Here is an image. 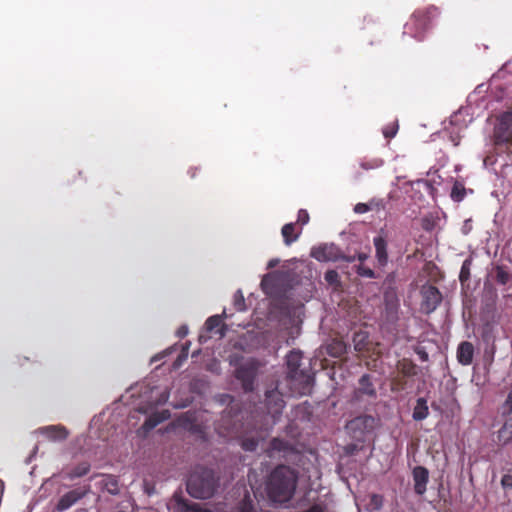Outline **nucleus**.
I'll use <instances>...</instances> for the list:
<instances>
[{"mask_svg": "<svg viewBox=\"0 0 512 512\" xmlns=\"http://www.w3.org/2000/svg\"><path fill=\"white\" fill-rule=\"evenodd\" d=\"M299 473L288 465H277L267 476L265 490L273 503L289 502L296 491Z\"/></svg>", "mask_w": 512, "mask_h": 512, "instance_id": "obj_1", "label": "nucleus"}, {"mask_svg": "<svg viewBox=\"0 0 512 512\" xmlns=\"http://www.w3.org/2000/svg\"><path fill=\"white\" fill-rule=\"evenodd\" d=\"M219 487V477L214 470L197 467L187 480V492L197 499L211 498Z\"/></svg>", "mask_w": 512, "mask_h": 512, "instance_id": "obj_2", "label": "nucleus"}, {"mask_svg": "<svg viewBox=\"0 0 512 512\" xmlns=\"http://www.w3.org/2000/svg\"><path fill=\"white\" fill-rule=\"evenodd\" d=\"M439 15V9L433 5L415 10L404 26V34L421 40L425 32L430 28L432 22L438 18Z\"/></svg>", "mask_w": 512, "mask_h": 512, "instance_id": "obj_3", "label": "nucleus"}, {"mask_svg": "<svg viewBox=\"0 0 512 512\" xmlns=\"http://www.w3.org/2000/svg\"><path fill=\"white\" fill-rule=\"evenodd\" d=\"M301 360L302 353L300 351L293 350L286 356V364L290 383L291 385L298 383L300 387L298 388L297 392L301 395H304L310 392L313 383V377L308 371L300 368Z\"/></svg>", "mask_w": 512, "mask_h": 512, "instance_id": "obj_4", "label": "nucleus"}, {"mask_svg": "<svg viewBox=\"0 0 512 512\" xmlns=\"http://www.w3.org/2000/svg\"><path fill=\"white\" fill-rule=\"evenodd\" d=\"M375 426V418L370 415H361L353 418L346 424L348 434L356 441H363L366 433L371 432Z\"/></svg>", "mask_w": 512, "mask_h": 512, "instance_id": "obj_5", "label": "nucleus"}, {"mask_svg": "<svg viewBox=\"0 0 512 512\" xmlns=\"http://www.w3.org/2000/svg\"><path fill=\"white\" fill-rule=\"evenodd\" d=\"M493 138L495 145L512 142V112H504L494 127Z\"/></svg>", "mask_w": 512, "mask_h": 512, "instance_id": "obj_6", "label": "nucleus"}, {"mask_svg": "<svg viewBox=\"0 0 512 512\" xmlns=\"http://www.w3.org/2000/svg\"><path fill=\"white\" fill-rule=\"evenodd\" d=\"M421 311L427 315L434 312L442 302V294L434 285H423L420 290Z\"/></svg>", "mask_w": 512, "mask_h": 512, "instance_id": "obj_7", "label": "nucleus"}, {"mask_svg": "<svg viewBox=\"0 0 512 512\" xmlns=\"http://www.w3.org/2000/svg\"><path fill=\"white\" fill-rule=\"evenodd\" d=\"M265 406L267 412L273 418V423H276L285 407V401L282 393L277 388L268 390L265 393Z\"/></svg>", "mask_w": 512, "mask_h": 512, "instance_id": "obj_8", "label": "nucleus"}, {"mask_svg": "<svg viewBox=\"0 0 512 512\" xmlns=\"http://www.w3.org/2000/svg\"><path fill=\"white\" fill-rule=\"evenodd\" d=\"M310 255L320 262H336L343 258L341 249L335 244H323L313 247Z\"/></svg>", "mask_w": 512, "mask_h": 512, "instance_id": "obj_9", "label": "nucleus"}, {"mask_svg": "<svg viewBox=\"0 0 512 512\" xmlns=\"http://www.w3.org/2000/svg\"><path fill=\"white\" fill-rule=\"evenodd\" d=\"M375 258L379 267H386L389 261L387 234L383 229L374 237Z\"/></svg>", "mask_w": 512, "mask_h": 512, "instance_id": "obj_10", "label": "nucleus"}, {"mask_svg": "<svg viewBox=\"0 0 512 512\" xmlns=\"http://www.w3.org/2000/svg\"><path fill=\"white\" fill-rule=\"evenodd\" d=\"M89 491V487L87 488H77L73 489L67 493H65L63 496L60 497L58 500L55 511L56 512H64L67 509H69L71 506H73L75 503H77L79 500H81L83 497L86 496V494Z\"/></svg>", "mask_w": 512, "mask_h": 512, "instance_id": "obj_11", "label": "nucleus"}, {"mask_svg": "<svg viewBox=\"0 0 512 512\" xmlns=\"http://www.w3.org/2000/svg\"><path fill=\"white\" fill-rule=\"evenodd\" d=\"M412 477L414 482V492L422 496L427 491V484L429 482V471L424 466H415L412 470Z\"/></svg>", "mask_w": 512, "mask_h": 512, "instance_id": "obj_12", "label": "nucleus"}, {"mask_svg": "<svg viewBox=\"0 0 512 512\" xmlns=\"http://www.w3.org/2000/svg\"><path fill=\"white\" fill-rule=\"evenodd\" d=\"M236 378L241 381L244 391L251 392L254 389L256 370L252 366H241L236 370Z\"/></svg>", "mask_w": 512, "mask_h": 512, "instance_id": "obj_13", "label": "nucleus"}, {"mask_svg": "<svg viewBox=\"0 0 512 512\" xmlns=\"http://www.w3.org/2000/svg\"><path fill=\"white\" fill-rule=\"evenodd\" d=\"M474 357V346L471 342L463 341L457 348V360L460 364L468 366Z\"/></svg>", "mask_w": 512, "mask_h": 512, "instance_id": "obj_14", "label": "nucleus"}, {"mask_svg": "<svg viewBox=\"0 0 512 512\" xmlns=\"http://www.w3.org/2000/svg\"><path fill=\"white\" fill-rule=\"evenodd\" d=\"M355 394L356 396L376 397V389L369 374H364L360 377Z\"/></svg>", "mask_w": 512, "mask_h": 512, "instance_id": "obj_15", "label": "nucleus"}, {"mask_svg": "<svg viewBox=\"0 0 512 512\" xmlns=\"http://www.w3.org/2000/svg\"><path fill=\"white\" fill-rule=\"evenodd\" d=\"M41 433L53 441L65 440L68 436L67 429L60 425H50L43 427L41 429Z\"/></svg>", "mask_w": 512, "mask_h": 512, "instance_id": "obj_16", "label": "nucleus"}, {"mask_svg": "<svg viewBox=\"0 0 512 512\" xmlns=\"http://www.w3.org/2000/svg\"><path fill=\"white\" fill-rule=\"evenodd\" d=\"M301 233V228L296 231V223H287L281 229L284 243L287 246H290L293 242L297 241Z\"/></svg>", "mask_w": 512, "mask_h": 512, "instance_id": "obj_17", "label": "nucleus"}, {"mask_svg": "<svg viewBox=\"0 0 512 512\" xmlns=\"http://www.w3.org/2000/svg\"><path fill=\"white\" fill-rule=\"evenodd\" d=\"M205 329L210 333L219 334L220 337L225 335L224 324L219 315L209 317L205 322Z\"/></svg>", "mask_w": 512, "mask_h": 512, "instance_id": "obj_18", "label": "nucleus"}, {"mask_svg": "<svg viewBox=\"0 0 512 512\" xmlns=\"http://www.w3.org/2000/svg\"><path fill=\"white\" fill-rule=\"evenodd\" d=\"M397 369L404 377H413L417 374V365L408 358L399 360Z\"/></svg>", "mask_w": 512, "mask_h": 512, "instance_id": "obj_19", "label": "nucleus"}, {"mask_svg": "<svg viewBox=\"0 0 512 512\" xmlns=\"http://www.w3.org/2000/svg\"><path fill=\"white\" fill-rule=\"evenodd\" d=\"M429 415V408L425 398H418L413 409L412 417L415 421H422Z\"/></svg>", "mask_w": 512, "mask_h": 512, "instance_id": "obj_20", "label": "nucleus"}, {"mask_svg": "<svg viewBox=\"0 0 512 512\" xmlns=\"http://www.w3.org/2000/svg\"><path fill=\"white\" fill-rule=\"evenodd\" d=\"M497 440L502 445L512 441V417L507 419L503 426L498 430Z\"/></svg>", "mask_w": 512, "mask_h": 512, "instance_id": "obj_21", "label": "nucleus"}, {"mask_svg": "<svg viewBox=\"0 0 512 512\" xmlns=\"http://www.w3.org/2000/svg\"><path fill=\"white\" fill-rule=\"evenodd\" d=\"M175 512H209L203 509L199 504L189 503L186 500L178 499L175 503Z\"/></svg>", "mask_w": 512, "mask_h": 512, "instance_id": "obj_22", "label": "nucleus"}, {"mask_svg": "<svg viewBox=\"0 0 512 512\" xmlns=\"http://www.w3.org/2000/svg\"><path fill=\"white\" fill-rule=\"evenodd\" d=\"M311 415V405L308 402L297 405L293 410L294 418L301 421H309Z\"/></svg>", "mask_w": 512, "mask_h": 512, "instance_id": "obj_23", "label": "nucleus"}, {"mask_svg": "<svg viewBox=\"0 0 512 512\" xmlns=\"http://www.w3.org/2000/svg\"><path fill=\"white\" fill-rule=\"evenodd\" d=\"M354 349L357 352H364L368 349V334L366 332H355L353 335Z\"/></svg>", "mask_w": 512, "mask_h": 512, "instance_id": "obj_24", "label": "nucleus"}, {"mask_svg": "<svg viewBox=\"0 0 512 512\" xmlns=\"http://www.w3.org/2000/svg\"><path fill=\"white\" fill-rule=\"evenodd\" d=\"M90 471V464L87 462H83L75 466L69 473L68 477L70 479H75L79 477H83Z\"/></svg>", "mask_w": 512, "mask_h": 512, "instance_id": "obj_25", "label": "nucleus"}, {"mask_svg": "<svg viewBox=\"0 0 512 512\" xmlns=\"http://www.w3.org/2000/svg\"><path fill=\"white\" fill-rule=\"evenodd\" d=\"M328 352L334 357H340L346 353V345L342 340H335L329 345Z\"/></svg>", "mask_w": 512, "mask_h": 512, "instance_id": "obj_26", "label": "nucleus"}, {"mask_svg": "<svg viewBox=\"0 0 512 512\" xmlns=\"http://www.w3.org/2000/svg\"><path fill=\"white\" fill-rule=\"evenodd\" d=\"M466 195V189L464 185L458 181H456L451 190V198L455 202H461Z\"/></svg>", "mask_w": 512, "mask_h": 512, "instance_id": "obj_27", "label": "nucleus"}, {"mask_svg": "<svg viewBox=\"0 0 512 512\" xmlns=\"http://www.w3.org/2000/svg\"><path fill=\"white\" fill-rule=\"evenodd\" d=\"M512 278V275L503 266L495 268V280L498 284L506 285Z\"/></svg>", "mask_w": 512, "mask_h": 512, "instance_id": "obj_28", "label": "nucleus"}, {"mask_svg": "<svg viewBox=\"0 0 512 512\" xmlns=\"http://www.w3.org/2000/svg\"><path fill=\"white\" fill-rule=\"evenodd\" d=\"M163 422V418L157 414V412L151 414L143 423V428L146 431L152 430L155 428L158 424Z\"/></svg>", "mask_w": 512, "mask_h": 512, "instance_id": "obj_29", "label": "nucleus"}, {"mask_svg": "<svg viewBox=\"0 0 512 512\" xmlns=\"http://www.w3.org/2000/svg\"><path fill=\"white\" fill-rule=\"evenodd\" d=\"M270 449L277 452H285L289 449L290 445L287 441L279 438H273L270 441Z\"/></svg>", "mask_w": 512, "mask_h": 512, "instance_id": "obj_30", "label": "nucleus"}, {"mask_svg": "<svg viewBox=\"0 0 512 512\" xmlns=\"http://www.w3.org/2000/svg\"><path fill=\"white\" fill-rule=\"evenodd\" d=\"M398 129H399L398 121L395 120V121L387 124L383 128L382 132H383L384 137L389 140L396 136Z\"/></svg>", "mask_w": 512, "mask_h": 512, "instance_id": "obj_31", "label": "nucleus"}, {"mask_svg": "<svg viewBox=\"0 0 512 512\" xmlns=\"http://www.w3.org/2000/svg\"><path fill=\"white\" fill-rule=\"evenodd\" d=\"M470 267H471V260L466 259L461 266V270H460V274H459V280L462 284H464L465 282H467L470 279Z\"/></svg>", "mask_w": 512, "mask_h": 512, "instance_id": "obj_32", "label": "nucleus"}, {"mask_svg": "<svg viewBox=\"0 0 512 512\" xmlns=\"http://www.w3.org/2000/svg\"><path fill=\"white\" fill-rule=\"evenodd\" d=\"M234 512H254L252 500L248 496L244 497Z\"/></svg>", "mask_w": 512, "mask_h": 512, "instance_id": "obj_33", "label": "nucleus"}, {"mask_svg": "<svg viewBox=\"0 0 512 512\" xmlns=\"http://www.w3.org/2000/svg\"><path fill=\"white\" fill-rule=\"evenodd\" d=\"M324 278L326 282L330 285H339L340 277L336 270H328L326 271Z\"/></svg>", "mask_w": 512, "mask_h": 512, "instance_id": "obj_34", "label": "nucleus"}, {"mask_svg": "<svg viewBox=\"0 0 512 512\" xmlns=\"http://www.w3.org/2000/svg\"><path fill=\"white\" fill-rule=\"evenodd\" d=\"M241 446L245 451H250V452L255 451L258 447V440L253 437L245 438V439H243Z\"/></svg>", "mask_w": 512, "mask_h": 512, "instance_id": "obj_35", "label": "nucleus"}, {"mask_svg": "<svg viewBox=\"0 0 512 512\" xmlns=\"http://www.w3.org/2000/svg\"><path fill=\"white\" fill-rule=\"evenodd\" d=\"M357 274L359 276L365 277V278H370V279L376 278L375 272L371 268L364 266L362 264H359L357 266Z\"/></svg>", "mask_w": 512, "mask_h": 512, "instance_id": "obj_36", "label": "nucleus"}, {"mask_svg": "<svg viewBox=\"0 0 512 512\" xmlns=\"http://www.w3.org/2000/svg\"><path fill=\"white\" fill-rule=\"evenodd\" d=\"M383 165V160L381 159H373V160H370V161H362L360 163V166L365 169V170H370V169H376V168H379Z\"/></svg>", "mask_w": 512, "mask_h": 512, "instance_id": "obj_37", "label": "nucleus"}, {"mask_svg": "<svg viewBox=\"0 0 512 512\" xmlns=\"http://www.w3.org/2000/svg\"><path fill=\"white\" fill-rule=\"evenodd\" d=\"M512 413V390L508 393L505 402L502 405V415L507 416Z\"/></svg>", "mask_w": 512, "mask_h": 512, "instance_id": "obj_38", "label": "nucleus"}, {"mask_svg": "<svg viewBox=\"0 0 512 512\" xmlns=\"http://www.w3.org/2000/svg\"><path fill=\"white\" fill-rule=\"evenodd\" d=\"M309 220H310V216H309V213L307 212V210L300 209L298 211L296 224H300L301 226H304L309 222Z\"/></svg>", "mask_w": 512, "mask_h": 512, "instance_id": "obj_39", "label": "nucleus"}, {"mask_svg": "<svg viewBox=\"0 0 512 512\" xmlns=\"http://www.w3.org/2000/svg\"><path fill=\"white\" fill-rule=\"evenodd\" d=\"M235 307L238 311L245 309V300L241 291H237L235 294Z\"/></svg>", "mask_w": 512, "mask_h": 512, "instance_id": "obj_40", "label": "nucleus"}, {"mask_svg": "<svg viewBox=\"0 0 512 512\" xmlns=\"http://www.w3.org/2000/svg\"><path fill=\"white\" fill-rule=\"evenodd\" d=\"M274 278H275V275L273 273L266 274L263 277V279L261 281V286L265 292H267V289L271 286Z\"/></svg>", "mask_w": 512, "mask_h": 512, "instance_id": "obj_41", "label": "nucleus"}, {"mask_svg": "<svg viewBox=\"0 0 512 512\" xmlns=\"http://www.w3.org/2000/svg\"><path fill=\"white\" fill-rule=\"evenodd\" d=\"M370 210H372V207L370 204H367V203H358L354 207V211L358 214H363Z\"/></svg>", "mask_w": 512, "mask_h": 512, "instance_id": "obj_42", "label": "nucleus"}, {"mask_svg": "<svg viewBox=\"0 0 512 512\" xmlns=\"http://www.w3.org/2000/svg\"><path fill=\"white\" fill-rule=\"evenodd\" d=\"M501 486L503 489H512V475L505 474L501 479Z\"/></svg>", "mask_w": 512, "mask_h": 512, "instance_id": "obj_43", "label": "nucleus"}, {"mask_svg": "<svg viewBox=\"0 0 512 512\" xmlns=\"http://www.w3.org/2000/svg\"><path fill=\"white\" fill-rule=\"evenodd\" d=\"M405 384H406V382L403 379H394L392 382V390L393 391L402 390V389H404Z\"/></svg>", "mask_w": 512, "mask_h": 512, "instance_id": "obj_44", "label": "nucleus"}, {"mask_svg": "<svg viewBox=\"0 0 512 512\" xmlns=\"http://www.w3.org/2000/svg\"><path fill=\"white\" fill-rule=\"evenodd\" d=\"M109 483L106 484V486H108ZM118 490V487H117V481L114 480V479H111V483H110V487L108 488V491L111 492V493H116Z\"/></svg>", "mask_w": 512, "mask_h": 512, "instance_id": "obj_45", "label": "nucleus"}, {"mask_svg": "<svg viewBox=\"0 0 512 512\" xmlns=\"http://www.w3.org/2000/svg\"><path fill=\"white\" fill-rule=\"evenodd\" d=\"M187 334H188V328H187L186 326H181V327L177 330V335H178V337H180V338L185 337Z\"/></svg>", "mask_w": 512, "mask_h": 512, "instance_id": "obj_46", "label": "nucleus"}, {"mask_svg": "<svg viewBox=\"0 0 512 512\" xmlns=\"http://www.w3.org/2000/svg\"><path fill=\"white\" fill-rule=\"evenodd\" d=\"M368 254L366 253H358L356 255V259L363 265V263L368 259Z\"/></svg>", "mask_w": 512, "mask_h": 512, "instance_id": "obj_47", "label": "nucleus"}, {"mask_svg": "<svg viewBox=\"0 0 512 512\" xmlns=\"http://www.w3.org/2000/svg\"><path fill=\"white\" fill-rule=\"evenodd\" d=\"M157 414H158L159 416H161V418H163V422H164L165 420H168V419L170 418V412H169V410H163V411H161V412H157Z\"/></svg>", "mask_w": 512, "mask_h": 512, "instance_id": "obj_48", "label": "nucleus"}, {"mask_svg": "<svg viewBox=\"0 0 512 512\" xmlns=\"http://www.w3.org/2000/svg\"><path fill=\"white\" fill-rule=\"evenodd\" d=\"M279 263V260L278 259H271L268 264H267V268L268 269H272L274 268L277 264Z\"/></svg>", "mask_w": 512, "mask_h": 512, "instance_id": "obj_49", "label": "nucleus"}, {"mask_svg": "<svg viewBox=\"0 0 512 512\" xmlns=\"http://www.w3.org/2000/svg\"><path fill=\"white\" fill-rule=\"evenodd\" d=\"M341 260H344L346 262L352 263L356 260V255L353 256H345L343 255V258Z\"/></svg>", "mask_w": 512, "mask_h": 512, "instance_id": "obj_50", "label": "nucleus"}, {"mask_svg": "<svg viewBox=\"0 0 512 512\" xmlns=\"http://www.w3.org/2000/svg\"><path fill=\"white\" fill-rule=\"evenodd\" d=\"M418 354L420 355L422 360L425 361L428 359V354L426 352L423 351V352H419Z\"/></svg>", "mask_w": 512, "mask_h": 512, "instance_id": "obj_51", "label": "nucleus"}, {"mask_svg": "<svg viewBox=\"0 0 512 512\" xmlns=\"http://www.w3.org/2000/svg\"><path fill=\"white\" fill-rule=\"evenodd\" d=\"M224 398L232 400V397L230 395H223Z\"/></svg>", "mask_w": 512, "mask_h": 512, "instance_id": "obj_52", "label": "nucleus"}]
</instances>
